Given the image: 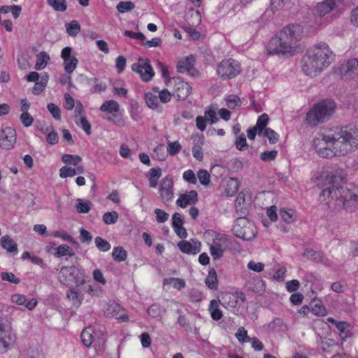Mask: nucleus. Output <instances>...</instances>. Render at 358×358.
I'll return each instance as SVG.
<instances>
[{
  "mask_svg": "<svg viewBox=\"0 0 358 358\" xmlns=\"http://www.w3.org/2000/svg\"><path fill=\"white\" fill-rule=\"evenodd\" d=\"M343 0H323L317 3L312 10L316 18H322L340 7Z\"/></svg>",
  "mask_w": 358,
  "mask_h": 358,
  "instance_id": "obj_10",
  "label": "nucleus"
},
{
  "mask_svg": "<svg viewBox=\"0 0 358 358\" xmlns=\"http://www.w3.org/2000/svg\"><path fill=\"white\" fill-rule=\"evenodd\" d=\"M44 133H47L46 141L50 145H55L59 141V136L57 133L52 128H46L43 131Z\"/></svg>",
  "mask_w": 358,
  "mask_h": 358,
  "instance_id": "obj_46",
  "label": "nucleus"
},
{
  "mask_svg": "<svg viewBox=\"0 0 358 358\" xmlns=\"http://www.w3.org/2000/svg\"><path fill=\"white\" fill-rule=\"evenodd\" d=\"M206 286L213 290L217 289V273L214 268H211L208 271V274L205 280Z\"/></svg>",
  "mask_w": 358,
  "mask_h": 358,
  "instance_id": "obj_30",
  "label": "nucleus"
},
{
  "mask_svg": "<svg viewBox=\"0 0 358 358\" xmlns=\"http://www.w3.org/2000/svg\"><path fill=\"white\" fill-rule=\"evenodd\" d=\"M238 182L236 179L230 178L227 184V187L225 189V194L228 196H234L238 189Z\"/></svg>",
  "mask_w": 358,
  "mask_h": 358,
  "instance_id": "obj_36",
  "label": "nucleus"
},
{
  "mask_svg": "<svg viewBox=\"0 0 358 358\" xmlns=\"http://www.w3.org/2000/svg\"><path fill=\"white\" fill-rule=\"evenodd\" d=\"M178 247L183 253L196 255L201 250V243L194 239L190 241H182L178 243Z\"/></svg>",
  "mask_w": 358,
  "mask_h": 358,
  "instance_id": "obj_21",
  "label": "nucleus"
},
{
  "mask_svg": "<svg viewBox=\"0 0 358 358\" xmlns=\"http://www.w3.org/2000/svg\"><path fill=\"white\" fill-rule=\"evenodd\" d=\"M131 69L139 74L141 79L147 83L150 82L155 75V71L148 58H139L136 63L132 64Z\"/></svg>",
  "mask_w": 358,
  "mask_h": 358,
  "instance_id": "obj_11",
  "label": "nucleus"
},
{
  "mask_svg": "<svg viewBox=\"0 0 358 358\" xmlns=\"http://www.w3.org/2000/svg\"><path fill=\"white\" fill-rule=\"evenodd\" d=\"M313 145L323 158L345 156L358 149V129L352 126L326 128L313 140Z\"/></svg>",
  "mask_w": 358,
  "mask_h": 358,
  "instance_id": "obj_1",
  "label": "nucleus"
},
{
  "mask_svg": "<svg viewBox=\"0 0 358 358\" xmlns=\"http://www.w3.org/2000/svg\"><path fill=\"white\" fill-rule=\"evenodd\" d=\"M336 108L334 101L330 99L323 100L316 103L307 113L306 122L311 127L329 120Z\"/></svg>",
  "mask_w": 358,
  "mask_h": 358,
  "instance_id": "obj_4",
  "label": "nucleus"
},
{
  "mask_svg": "<svg viewBox=\"0 0 358 358\" xmlns=\"http://www.w3.org/2000/svg\"><path fill=\"white\" fill-rule=\"evenodd\" d=\"M235 336L238 341L242 343H248L250 341V338L248 336V332L244 327H240Z\"/></svg>",
  "mask_w": 358,
  "mask_h": 358,
  "instance_id": "obj_53",
  "label": "nucleus"
},
{
  "mask_svg": "<svg viewBox=\"0 0 358 358\" xmlns=\"http://www.w3.org/2000/svg\"><path fill=\"white\" fill-rule=\"evenodd\" d=\"M47 108L55 120H59L61 119V111L57 106L50 103L48 104Z\"/></svg>",
  "mask_w": 358,
  "mask_h": 358,
  "instance_id": "obj_63",
  "label": "nucleus"
},
{
  "mask_svg": "<svg viewBox=\"0 0 358 358\" xmlns=\"http://www.w3.org/2000/svg\"><path fill=\"white\" fill-rule=\"evenodd\" d=\"M118 216L116 211L107 212L103 215V222L106 224H113L117 222Z\"/></svg>",
  "mask_w": 358,
  "mask_h": 358,
  "instance_id": "obj_47",
  "label": "nucleus"
},
{
  "mask_svg": "<svg viewBox=\"0 0 358 358\" xmlns=\"http://www.w3.org/2000/svg\"><path fill=\"white\" fill-rule=\"evenodd\" d=\"M73 49L71 47L63 48L61 52V57L64 60L65 71L70 74L76 69L78 60L75 55H72Z\"/></svg>",
  "mask_w": 358,
  "mask_h": 358,
  "instance_id": "obj_16",
  "label": "nucleus"
},
{
  "mask_svg": "<svg viewBox=\"0 0 358 358\" xmlns=\"http://www.w3.org/2000/svg\"><path fill=\"white\" fill-rule=\"evenodd\" d=\"M303 256L317 263L329 264V260L321 252H317L312 249H306L303 253Z\"/></svg>",
  "mask_w": 358,
  "mask_h": 358,
  "instance_id": "obj_24",
  "label": "nucleus"
},
{
  "mask_svg": "<svg viewBox=\"0 0 358 358\" xmlns=\"http://www.w3.org/2000/svg\"><path fill=\"white\" fill-rule=\"evenodd\" d=\"M107 120L119 127H123L125 125L124 118L122 117V115L117 114V113H113L111 116L108 117Z\"/></svg>",
  "mask_w": 358,
  "mask_h": 358,
  "instance_id": "obj_62",
  "label": "nucleus"
},
{
  "mask_svg": "<svg viewBox=\"0 0 358 358\" xmlns=\"http://www.w3.org/2000/svg\"><path fill=\"white\" fill-rule=\"evenodd\" d=\"M91 206L92 203L90 201L84 202L81 199H78L75 205V208L79 213H87L90 210Z\"/></svg>",
  "mask_w": 358,
  "mask_h": 358,
  "instance_id": "obj_39",
  "label": "nucleus"
},
{
  "mask_svg": "<svg viewBox=\"0 0 358 358\" xmlns=\"http://www.w3.org/2000/svg\"><path fill=\"white\" fill-rule=\"evenodd\" d=\"M266 50L269 55H292L294 52V47L285 41L278 33L270 40Z\"/></svg>",
  "mask_w": 358,
  "mask_h": 358,
  "instance_id": "obj_7",
  "label": "nucleus"
},
{
  "mask_svg": "<svg viewBox=\"0 0 358 358\" xmlns=\"http://www.w3.org/2000/svg\"><path fill=\"white\" fill-rule=\"evenodd\" d=\"M155 213L156 215V220L159 223H164L169 220V213H166L163 210L156 208L155 210Z\"/></svg>",
  "mask_w": 358,
  "mask_h": 358,
  "instance_id": "obj_60",
  "label": "nucleus"
},
{
  "mask_svg": "<svg viewBox=\"0 0 358 358\" xmlns=\"http://www.w3.org/2000/svg\"><path fill=\"white\" fill-rule=\"evenodd\" d=\"M302 32V27L300 25L291 24L284 27L278 34L294 47V45L300 40Z\"/></svg>",
  "mask_w": 358,
  "mask_h": 358,
  "instance_id": "obj_12",
  "label": "nucleus"
},
{
  "mask_svg": "<svg viewBox=\"0 0 358 358\" xmlns=\"http://www.w3.org/2000/svg\"><path fill=\"white\" fill-rule=\"evenodd\" d=\"M208 310L213 320L218 321L220 320L223 315L222 310L219 308L218 301L213 299L210 301Z\"/></svg>",
  "mask_w": 358,
  "mask_h": 358,
  "instance_id": "obj_29",
  "label": "nucleus"
},
{
  "mask_svg": "<svg viewBox=\"0 0 358 358\" xmlns=\"http://www.w3.org/2000/svg\"><path fill=\"white\" fill-rule=\"evenodd\" d=\"M123 309L120 304L115 301H110L106 303L103 306L104 315L108 317H115L118 320L125 321L127 316L123 314Z\"/></svg>",
  "mask_w": 358,
  "mask_h": 358,
  "instance_id": "obj_17",
  "label": "nucleus"
},
{
  "mask_svg": "<svg viewBox=\"0 0 358 358\" xmlns=\"http://www.w3.org/2000/svg\"><path fill=\"white\" fill-rule=\"evenodd\" d=\"M66 30L69 35L76 36L80 31V26L78 21L73 20L66 24Z\"/></svg>",
  "mask_w": 358,
  "mask_h": 358,
  "instance_id": "obj_41",
  "label": "nucleus"
},
{
  "mask_svg": "<svg viewBox=\"0 0 358 358\" xmlns=\"http://www.w3.org/2000/svg\"><path fill=\"white\" fill-rule=\"evenodd\" d=\"M181 150V145L178 141L169 142L167 145V152L170 155L178 154Z\"/></svg>",
  "mask_w": 358,
  "mask_h": 358,
  "instance_id": "obj_59",
  "label": "nucleus"
},
{
  "mask_svg": "<svg viewBox=\"0 0 358 358\" xmlns=\"http://www.w3.org/2000/svg\"><path fill=\"white\" fill-rule=\"evenodd\" d=\"M241 71L239 62L233 59L222 60L217 66V75L223 80L231 79L237 76Z\"/></svg>",
  "mask_w": 358,
  "mask_h": 358,
  "instance_id": "obj_8",
  "label": "nucleus"
},
{
  "mask_svg": "<svg viewBox=\"0 0 358 358\" xmlns=\"http://www.w3.org/2000/svg\"><path fill=\"white\" fill-rule=\"evenodd\" d=\"M11 301L13 303L23 306L24 308L29 310H33L37 305V301L35 299L28 300L24 295L16 294L12 296Z\"/></svg>",
  "mask_w": 358,
  "mask_h": 358,
  "instance_id": "obj_23",
  "label": "nucleus"
},
{
  "mask_svg": "<svg viewBox=\"0 0 358 358\" xmlns=\"http://www.w3.org/2000/svg\"><path fill=\"white\" fill-rule=\"evenodd\" d=\"M335 55L325 43H318L310 48L303 57V71L314 78L320 75L334 60Z\"/></svg>",
  "mask_w": 358,
  "mask_h": 358,
  "instance_id": "obj_3",
  "label": "nucleus"
},
{
  "mask_svg": "<svg viewBox=\"0 0 358 358\" xmlns=\"http://www.w3.org/2000/svg\"><path fill=\"white\" fill-rule=\"evenodd\" d=\"M153 91L158 93V99L163 103H168L171 101L172 97V94L166 89L162 90H159L158 87H155L153 89Z\"/></svg>",
  "mask_w": 358,
  "mask_h": 358,
  "instance_id": "obj_43",
  "label": "nucleus"
},
{
  "mask_svg": "<svg viewBox=\"0 0 358 358\" xmlns=\"http://www.w3.org/2000/svg\"><path fill=\"white\" fill-rule=\"evenodd\" d=\"M245 196L243 192L238 194L235 201L234 206L236 212L240 215H243L246 213V208L245 206Z\"/></svg>",
  "mask_w": 358,
  "mask_h": 358,
  "instance_id": "obj_32",
  "label": "nucleus"
},
{
  "mask_svg": "<svg viewBox=\"0 0 358 358\" xmlns=\"http://www.w3.org/2000/svg\"><path fill=\"white\" fill-rule=\"evenodd\" d=\"M55 256L56 257H62L64 256L73 257L75 255L73 250L66 244H62L55 248Z\"/></svg>",
  "mask_w": 358,
  "mask_h": 358,
  "instance_id": "obj_31",
  "label": "nucleus"
},
{
  "mask_svg": "<svg viewBox=\"0 0 358 358\" xmlns=\"http://www.w3.org/2000/svg\"><path fill=\"white\" fill-rule=\"evenodd\" d=\"M227 238L225 235L218 234L213 241L210 246V252L214 259H217L223 256L224 252L227 248Z\"/></svg>",
  "mask_w": 358,
  "mask_h": 358,
  "instance_id": "obj_15",
  "label": "nucleus"
},
{
  "mask_svg": "<svg viewBox=\"0 0 358 358\" xmlns=\"http://www.w3.org/2000/svg\"><path fill=\"white\" fill-rule=\"evenodd\" d=\"M339 74L343 79L358 77V57L350 59L343 64L339 68Z\"/></svg>",
  "mask_w": 358,
  "mask_h": 358,
  "instance_id": "obj_14",
  "label": "nucleus"
},
{
  "mask_svg": "<svg viewBox=\"0 0 358 358\" xmlns=\"http://www.w3.org/2000/svg\"><path fill=\"white\" fill-rule=\"evenodd\" d=\"M53 236L60 238L62 240L68 241L74 245H78V243L66 231H56L53 233Z\"/></svg>",
  "mask_w": 358,
  "mask_h": 358,
  "instance_id": "obj_44",
  "label": "nucleus"
},
{
  "mask_svg": "<svg viewBox=\"0 0 358 358\" xmlns=\"http://www.w3.org/2000/svg\"><path fill=\"white\" fill-rule=\"evenodd\" d=\"M93 329L90 327L85 329L81 334V340L83 343L86 346L89 347L92 345L94 341Z\"/></svg>",
  "mask_w": 358,
  "mask_h": 358,
  "instance_id": "obj_33",
  "label": "nucleus"
},
{
  "mask_svg": "<svg viewBox=\"0 0 358 358\" xmlns=\"http://www.w3.org/2000/svg\"><path fill=\"white\" fill-rule=\"evenodd\" d=\"M66 296L74 306L79 307L81 305L83 299V296L77 291L73 289H69L66 293Z\"/></svg>",
  "mask_w": 358,
  "mask_h": 358,
  "instance_id": "obj_34",
  "label": "nucleus"
},
{
  "mask_svg": "<svg viewBox=\"0 0 358 358\" xmlns=\"http://www.w3.org/2000/svg\"><path fill=\"white\" fill-rule=\"evenodd\" d=\"M15 341V334L12 331L10 324L0 319V353L6 352Z\"/></svg>",
  "mask_w": 358,
  "mask_h": 358,
  "instance_id": "obj_9",
  "label": "nucleus"
},
{
  "mask_svg": "<svg viewBox=\"0 0 358 358\" xmlns=\"http://www.w3.org/2000/svg\"><path fill=\"white\" fill-rule=\"evenodd\" d=\"M17 133L15 129L7 127L0 131V148L9 150L16 143Z\"/></svg>",
  "mask_w": 358,
  "mask_h": 358,
  "instance_id": "obj_13",
  "label": "nucleus"
},
{
  "mask_svg": "<svg viewBox=\"0 0 358 358\" xmlns=\"http://www.w3.org/2000/svg\"><path fill=\"white\" fill-rule=\"evenodd\" d=\"M58 279L61 283L66 286H80L85 282L83 272L74 266H63L59 272Z\"/></svg>",
  "mask_w": 358,
  "mask_h": 358,
  "instance_id": "obj_5",
  "label": "nucleus"
},
{
  "mask_svg": "<svg viewBox=\"0 0 358 358\" xmlns=\"http://www.w3.org/2000/svg\"><path fill=\"white\" fill-rule=\"evenodd\" d=\"M280 216L283 221L287 223H291L293 222V215L294 212L292 210H286L285 208H282L280 210Z\"/></svg>",
  "mask_w": 358,
  "mask_h": 358,
  "instance_id": "obj_57",
  "label": "nucleus"
},
{
  "mask_svg": "<svg viewBox=\"0 0 358 358\" xmlns=\"http://www.w3.org/2000/svg\"><path fill=\"white\" fill-rule=\"evenodd\" d=\"M164 284H171L173 283V287L178 289L180 290L184 288L186 285L185 282L182 279H180L178 278H168L164 280Z\"/></svg>",
  "mask_w": 358,
  "mask_h": 358,
  "instance_id": "obj_42",
  "label": "nucleus"
},
{
  "mask_svg": "<svg viewBox=\"0 0 358 358\" xmlns=\"http://www.w3.org/2000/svg\"><path fill=\"white\" fill-rule=\"evenodd\" d=\"M120 110L119 103L114 100H109L103 102V103L100 107V110L102 112H108L109 113L113 114L116 113Z\"/></svg>",
  "mask_w": 358,
  "mask_h": 358,
  "instance_id": "obj_28",
  "label": "nucleus"
},
{
  "mask_svg": "<svg viewBox=\"0 0 358 358\" xmlns=\"http://www.w3.org/2000/svg\"><path fill=\"white\" fill-rule=\"evenodd\" d=\"M36 62L35 64V69L36 70L43 69L50 59L49 55L45 52H41L36 56Z\"/></svg>",
  "mask_w": 358,
  "mask_h": 358,
  "instance_id": "obj_35",
  "label": "nucleus"
},
{
  "mask_svg": "<svg viewBox=\"0 0 358 358\" xmlns=\"http://www.w3.org/2000/svg\"><path fill=\"white\" fill-rule=\"evenodd\" d=\"M282 324L283 322L281 319L275 318L268 324L267 330L271 332L278 331L281 329Z\"/></svg>",
  "mask_w": 358,
  "mask_h": 358,
  "instance_id": "obj_52",
  "label": "nucleus"
},
{
  "mask_svg": "<svg viewBox=\"0 0 358 358\" xmlns=\"http://www.w3.org/2000/svg\"><path fill=\"white\" fill-rule=\"evenodd\" d=\"M232 231L236 236L243 241L252 240L257 233L254 223L243 217H238L235 220Z\"/></svg>",
  "mask_w": 358,
  "mask_h": 358,
  "instance_id": "obj_6",
  "label": "nucleus"
},
{
  "mask_svg": "<svg viewBox=\"0 0 358 358\" xmlns=\"http://www.w3.org/2000/svg\"><path fill=\"white\" fill-rule=\"evenodd\" d=\"M145 101L147 106L152 109L157 108L158 106V97L152 92L145 94Z\"/></svg>",
  "mask_w": 358,
  "mask_h": 358,
  "instance_id": "obj_45",
  "label": "nucleus"
},
{
  "mask_svg": "<svg viewBox=\"0 0 358 358\" xmlns=\"http://www.w3.org/2000/svg\"><path fill=\"white\" fill-rule=\"evenodd\" d=\"M173 82V95L176 96L179 100H185L187 99L192 90V87L189 85L178 77L174 78Z\"/></svg>",
  "mask_w": 358,
  "mask_h": 358,
  "instance_id": "obj_18",
  "label": "nucleus"
},
{
  "mask_svg": "<svg viewBox=\"0 0 358 358\" xmlns=\"http://www.w3.org/2000/svg\"><path fill=\"white\" fill-rule=\"evenodd\" d=\"M134 8V4L131 1H121L117 5V9L120 13H126L130 11Z\"/></svg>",
  "mask_w": 358,
  "mask_h": 358,
  "instance_id": "obj_58",
  "label": "nucleus"
},
{
  "mask_svg": "<svg viewBox=\"0 0 358 358\" xmlns=\"http://www.w3.org/2000/svg\"><path fill=\"white\" fill-rule=\"evenodd\" d=\"M194 59L191 56H188L178 61L177 64V71L179 73L188 72L192 73L194 67Z\"/></svg>",
  "mask_w": 358,
  "mask_h": 358,
  "instance_id": "obj_25",
  "label": "nucleus"
},
{
  "mask_svg": "<svg viewBox=\"0 0 358 358\" xmlns=\"http://www.w3.org/2000/svg\"><path fill=\"white\" fill-rule=\"evenodd\" d=\"M277 155V150L265 151L260 154V159L264 162H271L275 159Z\"/></svg>",
  "mask_w": 358,
  "mask_h": 358,
  "instance_id": "obj_56",
  "label": "nucleus"
},
{
  "mask_svg": "<svg viewBox=\"0 0 358 358\" xmlns=\"http://www.w3.org/2000/svg\"><path fill=\"white\" fill-rule=\"evenodd\" d=\"M310 313L316 316H324L326 315L327 311L325 308L319 303H316L310 308Z\"/></svg>",
  "mask_w": 358,
  "mask_h": 358,
  "instance_id": "obj_61",
  "label": "nucleus"
},
{
  "mask_svg": "<svg viewBox=\"0 0 358 358\" xmlns=\"http://www.w3.org/2000/svg\"><path fill=\"white\" fill-rule=\"evenodd\" d=\"M0 243L1 247L6 250L9 253L16 254L17 252V245L16 243L8 236H4L1 238Z\"/></svg>",
  "mask_w": 358,
  "mask_h": 358,
  "instance_id": "obj_26",
  "label": "nucleus"
},
{
  "mask_svg": "<svg viewBox=\"0 0 358 358\" xmlns=\"http://www.w3.org/2000/svg\"><path fill=\"white\" fill-rule=\"evenodd\" d=\"M182 178L190 184L195 185L197 182L196 176L192 170L189 169L183 173Z\"/></svg>",
  "mask_w": 358,
  "mask_h": 358,
  "instance_id": "obj_64",
  "label": "nucleus"
},
{
  "mask_svg": "<svg viewBox=\"0 0 358 358\" xmlns=\"http://www.w3.org/2000/svg\"><path fill=\"white\" fill-rule=\"evenodd\" d=\"M83 78L88 85H94L93 92L94 93L103 92L107 88L106 85L104 83L99 82L98 78H96V77L89 78L86 76H83Z\"/></svg>",
  "mask_w": 358,
  "mask_h": 358,
  "instance_id": "obj_27",
  "label": "nucleus"
},
{
  "mask_svg": "<svg viewBox=\"0 0 358 358\" xmlns=\"http://www.w3.org/2000/svg\"><path fill=\"white\" fill-rule=\"evenodd\" d=\"M159 193L164 201H171L173 196V180L169 177L164 178L159 185Z\"/></svg>",
  "mask_w": 358,
  "mask_h": 358,
  "instance_id": "obj_20",
  "label": "nucleus"
},
{
  "mask_svg": "<svg viewBox=\"0 0 358 358\" xmlns=\"http://www.w3.org/2000/svg\"><path fill=\"white\" fill-rule=\"evenodd\" d=\"M222 306L224 308H236L239 301L244 302L245 301V296L243 292L226 293L222 297Z\"/></svg>",
  "mask_w": 358,
  "mask_h": 358,
  "instance_id": "obj_19",
  "label": "nucleus"
},
{
  "mask_svg": "<svg viewBox=\"0 0 358 358\" xmlns=\"http://www.w3.org/2000/svg\"><path fill=\"white\" fill-rule=\"evenodd\" d=\"M94 243L96 244V248L102 252H107L110 249V244L101 237H96L94 239Z\"/></svg>",
  "mask_w": 358,
  "mask_h": 358,
  "instance_id": "obj_49",
  "label": "nucleus"
},
{
  "mask_svg": "<svg viewBox=\"0 0 358 358\" xmlns=\"http://www.w3.org/2000/svg\"><path fill=\"white\" fill-rule=\"evenodd\" d=\"M113 258L117 262H123L127 259V253L122 247H115L112 252Z\"/></svg>",
  "mask_w": 358,
  "mask_h": 358,
  "instance_id": "obj_38",
  "label": "nucleus"
},
{
  "mask_svg": "<svg viewBox=\"0 0 358 358\" xmlns=\"http://www.w3.org/2000/svg\"><path fill=\"white\" fill-rule=\"evenodd\" d=\"M345 176L341 169H336L324 176L327 187H324L319 195L322 205L331 210L343 208L348 211L358 208V189L350 190L341 185Z\"/></svg>",
  "mask_w": 358,
  "mask_h": 358,
  "instance_id": "obj_2",
  "label": "nucleus"
},
{
  "mask_svg": "<svg viewBox=\"0 0 358 358\" xmlns=\"http://www.w3.org/2000/svg\"><path fill=\"white\" fill-rule=\"evenodd\" d=\"M62 162L67 164L77 166L82 159L80 156L65 154L62 157Z\"/></svg>",
  "mask_w": 358,
  "mask_h": 358,
  "instance_id": "obj_48",
  "label": "nucleus"
},
{
  "mask_svg": "<svg viewBox=\"0 0 358 358\" xmlns=\"http://www.w3.org/2000/svg\"><path fill=\"white\" fill-rule=\"evenodd\" d=\"M47 3L56 11L64 12L67 8L65 0H47Z\"/></svg>",
  "mask_w": 358,
  "mask_h": 358,
  "instance_id": "obj_40",
  "label": "nucleus"
},
{
  "mask_svg": "<svg viewBox=\"0 0 358 358\" xmlns=\"http://www.w3.org/2000/svg\"><path fill=\"white\" fill-rule=\"evenodd\" d=\"M262 134L267 137L269 142L272 144L277 143L279 140V135L270 128H266Z\"/></svg>",
  "mask_w": 358,
  "mask_h": 358,
  "instance_id": "obj_51",
  "label": "nucleus"
},
{
  "mask_svg": "<svg viewBox=\"0 0 358 358\" xmlns=\"http://www.w3.org/2000/svg\"><path fill=\"white\" fill-rule=\"evenodd\" d=\"M269 118L267 114L264 113L261 115L257 121L255 126L258 129V135H262L268 122Z\"/></svg>",
  "mask_w": 358,
  "mask_h": 358,
  "instance_id": "obj_37",
  "label": "nucleus"
},
{
  "mask_svg": "<svg viewBox=\"0 0 358 358\" xmlns=\"http://www.w3.org/2000/svg\"><path fill=\"white\" fill-rule=\"evenodd\" d=\"M197 177L200 183L203 185L207 186L210 182V176L209 173L205 169H201L197 173Z\"/></svg>",
  "mask_w": 358,
  "mask_h": 358,
  "instance_id": "obj_50",
  "label": "nucleus"
},
{
  "mask_svg": "<svg viewBox=\"0 0 358 358\" xmlns=\"http://www.w3.org/2000/svg\"><path fill=\"white\" fill-rule=\"evenodd\" d=\"M235 145L238 150H245L248 148V145L246 141V137L244 134H241L236 138Z\"/></svg>",
  "mask_w": 358,
  "mask_h": 358,
  "instance_id": "obj_55",
  "label": "nucleus"
},
{
  "mask_svg": "<svg viewBox=\"0 0 358 358\" xmlns=\"http://www.w3.org/2000/svg\"><path fill=\"white\" fill-rule=\"evenodd\" d=\"M198 201V194L195 190H191L180 195L176 201V205L185 208L187 205L195 204Z\"/></svg>",
  "mask_w": 358,
  "mask_h": 358,
  "instance_id": "obj_22",
  "label": "nucleus"
},
{
  "mask_svg": "<svg viewBox=\"0 0 358 358\" xmlns=\"http://www.w3.org/2000/svg\"><path fill=\"white\" fill-rule=\"evenodd\" d=\"M76 175V169L69 166H63L59 169V176L62 178L73 177Z\"/></svg>",
  "mask_w": 358,
  "mask_h": 358,
  "instance_id": "obj_54",
  "label": "nucleus"
}]
</instances>
